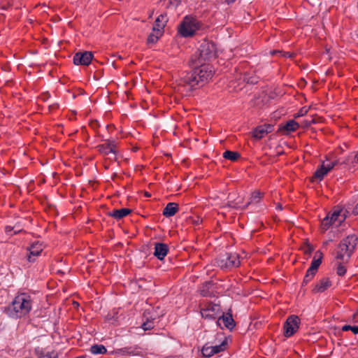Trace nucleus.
I'll return each mask as SVG.
<instances>
[{"label":"nucleus","instance_id":"obj_24","mask_svg":"<svg viewBox=\"0 0 358 358\" xmlns=\"http://www.w3.org/2000/svg\"><path fill=\"white\" fill-rule=\"evenodd\" d=\"M90 352L93 355H104L106 353L107 350L103 345L95 344L92 345Z\"/></svg>","mask_w":358,"mask_h":358},{"label":"nucleus","instance_id":"obj_51","mask_svg":"<svg viewBox=\"0 0 358 358\" xmlns=\"http://www.w3.org/2000/svg\"><path fill=\"white\" fill-rule=\"evenodd\" d=\"M278 208H279L280 210H281V209H282V206H281L280 204H278Z\"/></svg>","mask_w":358,"mask_h":358},{"label":"nucleus","instance_id":"obj_32","mask_svg":"<svg viewBox=\"0 0 358 358\" xmlns=\"http://www.w3.org/2000/svg\"><path fill=\"white\" fill-rule=\"evenodd\" d=\"M331 225H334V224L329 220V215H327L324 219L322 220L320 227H322V229L325 231Z\"/></svg>","mask_w":358,"mask_h":358},{"label":"nucleus","instance_id":"obj_21","mask_svg":"<svg viewBox=\"0 0 358 358\" xmlns=\"http://www.w3.org/2000/svg\"><path fill=\"white\" fill-rule=\"evenodd\" d=\"M329 215V220L334 224V225H340L341 223L345 219V215H341V210H336L334 213Z\"/></svg>","mask_w":358,"mask_h":358},{"label":"nucleus","instance_id":"obj_54","mask_svg":"<svg viewBox=\"0 0 358 358\" xmlns=\"http://www.w3.org/2000/svg\"><path fill=\"white\" fill-rule=\"evenodd\" d=\"M201 294H202V295H203V296H205V295H206V294H205V293H203V292H201Z\"/></svg>","mask_w":358,"mask_h":358},{"label":"nucleus","instance_id":"obj_37","mask_svg":"<svg viewBox=\"0 0 358 358\" xmlns=\"http://www.w3.org/2000/svg\"><path fill=\"white\" fill-rule=\"evenodd\" d=\"M14 230V233L16 234V233H19V232H21L22 231V229H20L17 226H14V227H10V226H6V233H9L11 231Z\"/></svg>","mask_w":358,"mask_h":358},{"label":"nucleus","instance_id":"obj_38","mask_svg":"<svg viewBox=\"0 0 358 358\" xmlns=\"http://www.w3.org/2000/svg\"><path fill=\"white\" fill-rule=\"evenodd\" d=\"M142 327H143V329L145 330L152 329H153V323L152 321H147V322H143Z\"/></svg>","mask_w":358,"mask_h":358},{"label":"nucleus","instance_id":"obj_16","mask_svg":"<svg viewBox=\"0 0 358 358\" xmlns=\"http://www.w3.org/2000/svg\"><path fill=\"white\" fill-rule=\"evenodd\" d=\"M220 322L224 323V325L227 329H232L235 327V322L233 319L232 315H220L217 320V324L220 326Z\"/></svg>","mask_w":358,"mask_h":358},{"label":"nucleus","instance_id":"obj_45","mask_svg":"<svg viewBox=\"0 0 358 358\" xmlns=\"http://www.w3.org/2000/svg\"><path fill=\"white\" fill-rule=\"evenodd\" d=\"M352 213H353L355 215H358V203H357V205H356V206H355V207L354 208Z\"/></svg>","mask_w":358,"mask_h":358},{"label":"nucleus","instance_id":"obj_30","mask_svg":"<svg viewBox=\"0 0 358 358\" xmlns=\"http://www.w3.org/2000/svg\"><path fill=\"white\" fill-rule=\"evenodd\" d=\"M227 344V341H222L220 345L211 346L213 355L224 350L226 349Z\"/></svg>","mask_w":358,"mask_h":358},{"label":"nucleus","instance_id":"obj_40","mask_svg":"<svg viewBox=\"0 0 358 358\" xmlns=\"http://www.w3.org/2000/svg\"><path fill=\"white\" fill-rule=\"evenodd\" d=\"M307 113H308V109H306L305 108H302L299 111H298V113H296L295 117H302V116L306 115Z\"/></svg>","mask_w":358,"mask_h":358},{"label":"nucleus","instance_id":"obj_12","mask_svg":"<svg viewBox=\"0 0 358 358\" xmlns=\"http://www.w3.org/2000/svg\"><path fill=\"white\" fill-rule=\"evenodd\" d=\"M168 22L167 15L166 13L161 14L155 19V21L153 24L152 31H163V29L165 28L166 23Z\"/></svg>","mask_w":358,"mask_h":358},{"label":"nucleus","instance_id":"obj_48","mask_svg":"<svg viewBox=\"0 0 358 358\" xmlns=\"http://www.w3.org/2000/svg\"><path fill=\"white\" fill-rule=\"evenodd\" d=\"M281 51L280 50H274L273 52H272V54H280L281 55Z\"/></svg>","mask_w":358,"mask_h":358},{"label":"nucleus","instance_id":"obj_35","mask_svg":"<svg viewBox=\"0 0 358 358\" xmlns=\"http://www.w3.org/2000/svg\"><path fill=\"white\" fill-rule=\"evenodd\" d=\"M315 275H316L315 273L311 272L308 270L306 275H305L303 280V283H302L303 285H307L308 283V282L313 279V278Z\"/></svg>","mask_w":358,"mask_h":358},{"label":"nucleus","instance_id":"obj_13","mask_svg":"<svg viewBox=\"0 0 358 358\" xmlns=\"http://www.w3.org/2000/svg\"><path fill=\"white\" fill-rule=\"evenodd\" d=\"M330 171L327 169L325 166V162H323L322 165L313 173V175L310 179L312 182H318L323 180L324 176L329 173Z\"/></svg>","mask_w":358,"mask_h":358},{"label":"nucleus","instance_id":"obj_36","mask_svg":"<svg viewBox=\"0 0 358 358\" xmlns=\"http://www.w3.org/2000/svg\"><path fill=\"white\" fill-rule=\"evenodd\" d=\"M342 331H346L350 330L355 334H358V327L357 326H351V325H345L341 328Z\"/></svg>","mask_w":358,"mask_h":358},{"label":"nucleus","instance_id":"obj_22","mask_svg":"<svg viewBox=\"0 0 358 358\" xmlns=\"http://www.w3.org/2000/svg\"><path fill=\"white\" fill-rule=\"evenodd\" d=\"M178 210V204L176 203H169L162 211V215L166 217L173 216Z\"/></svg>","mask_w":358,"mask_h":358},{"label":"nucleus","instance_id":"obj_18","mask_svg":"<svg viewBox=\"0 0 358 358\" xmlns=\"http://www.w3.org/2000/svg\"><path fill=\"white\" fill-rule=\"evenodd\" d=\"M273 126L271 124L259 126L257 127V129L253 131L252 136L253 138H256L257 139H260L264 136L265 134L271 132L272 131Z\"/></svg>","mask_w":358,"mask_h":358},{"label":"nucleus","instance_id":"obj_7","mask_svg":"<svg viewBox=\"0 0 358 358\" xmlns=\"http://www.w3.org/2000/svg\"><path fill=\"white\" fill-rule=\"evenodd\" d=\"M200 313H201L202 317L205 319L215 320L218 319L221 315V311L219 305L207 302L201 305Z\"/></svg>","mask_w":358,"mask_h":358},{"label":"nucleus","instance_id":"obj_46","mask_svg":"<svg viewBox=\"0 0 358 358\" xmlns=\"http://www.w3.org/2000/svg\"><path fill=\"white\" fill-rule=\"evenodd\" d=\"M282 56L286 57H292L293 56V54L291 52H285L284 55H282Z\"/></svg>","mask_w":358,"mask_h":358},{"label":"nucleus","instance_id":"obj_47","mask_svg":"<svg viewBox=\"0 0 358 358\" xmlns=\"http://www.w3.org/2000/svg\"><path fill=\"white\" fill-rule=\"evenodd\" d=\"M312 122H313V120H310V121H309V122H308V121H305V122H304V124H305V126L308 127V126H310V124H311Z\"/></svg>","mask_w":358,"mask_h":358},{"label":"nucleus","instance_id":"obj_25","mask_svg":"<svg viewBox=\"0 0 358 358\" xmlns=\"http://www.w3.org/2000/svg\"><path fill=\"white\" fill-rule=\"evenodd\" d=\"M222 157H224V159L235 162L240 159L241 155L236 151H226L222 154Z\"/></svg>","mask_w":358,"mask_h":358},{"label":"nucleus","instance_id":"obj_3","mask_svg":"<svg viewBox=\"0 0 358 358\" xmlns=\"http://www.w3.org/2000/svg\"><path fill=\"white\" fill-rule=\"evenodd\" d=\"M357 242V238L355 235H350L345 239H342L338 245V250L336 253L335 259L338 261L348 262L355 249Z\"/></svg>","mask_w":358,"mask_h":358},{"label":"nucleus","instance_id":"obj_4","mask_svg":"<svg viewBox=\"0 0 358 358\" xmlns=\"http://www.w3.org/2000/svg\"><path fill=\"white\" fill-rule=\"evenodd\" d=\"M215 56V48L212 42L205 41L200 45L198 51L191 58L192 65L205 64Z\"/></svg>","mask_w":358,"mask_h":358},{"label":"nucleus","instance_id":"obj_42","mask_svg":"<svg viewBox=\"0 0 358 358\" xmlns=\"http://www.w3.org/2000/svg\"><path fill=\"white\" fill-rule=\"evenodd\" d=\"M10 5V0H2L1 8H6Z\"/></svg>","mask_w":358,"mask_h":358},{"label":"nucleus","instance_id":"obj_34","mask_svg":"<svg viewBox=\"0 0 358 358\" xmlns=\"http://www.w3.org/2000/svg\"><path fill=\"white\" fill-rule=\"evenodd\" d=\"M343 262H338L337 266V274L340 276H343L346 273V268L343 265Z\"/></svg>","mask_w":358,"mask_h":358},{"label":"nucleus","instance_id":"obj_14","mask_svg":"<svg viewBox=\"0 0 358 358\" xmlns=\"http://www.w3.org/2000/svg\"><path fill=\"white\" fill-rule=\"evenodd\" d=\"M169 248L166 244L157 243L155 244L154 255L159 260H162L166 256Z\"/></svg>","mask_w":358,"mask_h":358},{"label":"nucleus","instance_id":"obj_26","mask_svg":"<svg viewBox=\"0 0 358 358\" xmlns=\"http://www.w3.org/2000/svg\"><path fill=\"white\" fill-rule=\"evenodd\" d=\"M349 161H350V157H348L343 162H340V160L338 159V160H334V162H327V164H325V166L327 168L328 170H329V171H331L335 166L342 165V164H348Z\"/></svg>","mask_w":358,"mask_h":358},{"label":"nucleus","instance_id":"obj_11","mask_svg":"<svg viewBox=\"0 0 358 358\" xmlns=\"http://www.w3.org/2000/svg\"><path fill=\"white\" fill-rule=\"evenodd\" d=\"M299 128V123L294 120H291L285 124L279 125L278 131L284 134H288L289 132L296 131Z\"/></svg>","mask_w":358,"mask_h":358},{"label":"nucleus","instance_id":"obj_10","mask_svg":"<svg viewBox=\"0 0 358 358\" xmlns=\"http://www.w3.org/2000/svg\"><path fill=\"white\" fill-rule=\"evenodd\" d=\"M98 151L103 155H108V154H113L114 157L113 159H115V155H116V144L115 141L112 140H106V143L104 144H99L96 147Z\"/></svg>","mask_w":358,"mask_h":358},{"label":"nucleus","instance_id":"obj_55","mask_svg":"<svg viewBox=\"0 0 358 358\" xmlns=\"http://www.w3.org/2000/svg\"><path fill=\"white\" fill-rule=\"evenodd\" d=\"M357 10H358V1H357Z\"/></svg>","mask_w":358,"mask_h":358},{"label":"nucleus","instance_id":"obj_1","mask_svg":"<svg viewBox=\"0 0 358 358\" xmlns=\"http://www.w3.org/2000/svg\"><path fill=\"white\" fill-rule=\"evenodd\" d=\"M194 66V69L183 78L184 85H187L191 90L202 87L210 80L213 71L212 67L206 64H199Z\"/></svg>","mask_w":358,"mask_h":358},{"label":"nucleus","instance_id":"obj_20","mask_svg":"<svg viewBox=\"0 0 358 358\" xmlns=\"http://www.w3.org/2000/svg\"><path fill=\"white\" fill-rule=\"evenodd\" d=\"M331 286V280L329 278H323L320 280L317 284L313 289V292L315 293L323 292Z\"/></svg>","mask_w":358,"mask_h":358},{"label":"nucleus","instance_id":"obj_19","mask_svg":"<svg viewBox=\"0 0 358 358\" xmlns=\"http://www.w3.org/2000/svg\"><path fill=\"white\" fill-rule=\"evenodd\" d=\"M322 258H323V253L317 251L315 253V257H313V259L312 260L310 266L308 269V271L317 273V269L320 265V264L322 262Z\"/></svg>","mask_w":358,"mask_h":358},{"label":"nucleus","instance_id":"obj_6","mask_svg":"<svg viewBox=\"0 0 358 358\" xmlns=\"http://www.w3.org/2000/svg\"><path fill=\"white\" fill-rule=\"evenodd\" d=\"M218 266L222 268H235L241 264L240 257L237 253H225L217 259Z\"/></svg>","mask_w":358,"mask_h":358},{"label":"nucleus","instance_id":"obj_39","mask_svg":"<svg viewBox=\"0 0 358 358\" xmlns=\"http://www.w3.org/2000/svg\"><path fill=\"white\" fill-rule=\"evenodd\" d=\"M189 221L193 223L194 225L198 226L200 224V223L202 222V219H200L199 217H190Z\"/></svg>","mask_w":358,"mask_h":358},{"label":"nucleus","instance_id":"obj_53","mask_svg":"<svg viewBox=\"0 0 358 358\" xmlns=\"http://www.w3.org/2000/svg\"><path fill=\"white\" fill-rule=\"evenodd\" d=\"M327 243H328V242H327V241H326V242H324V245H327Z\"/></svg>","mask_w":358,"mask_h":358},{"label":"nucleus","instance_id":"obj_52","mask_svg":"<svg viewBox=\"0 0 358 358\" xmlns=\"http://www.w3.org/2000/svg\"><path fill=\"white\" fill-rule=\"evenodd\" d=\"M152 15H153V10H152V11L151 12V13L150 14L149 17H150V18H151V17H152Z\"/></svg>","mask_w":358,"mask_h":358},{"label":"nucleus","instance_id":"obj_2","mask_svg":"<svg viewBox=\"0 0 358 358\" xmlns=\"http://www.w3.org/2000/svg\"><path fill=\"white\" fill-rule=\"evenodd\" d=\"M31 306V296L25 293L20 294L7 308L8 314L12 317H22L29 313Z\"/></svg>","mask_w":358,"mask_h":358},{"label":"nucleus","instance_id":"obj_41","mask_svg":"<svg viewBox=\"0 0 358 358\" xmlns=\"http://www.w3.org/2000/svg\"><path fill=\"white\" fill-rule=\"evenodd\" d=\"M350 157V161H349V164L350 163H352V164H358V155H355V156H349Z\"/></svg>","mask_w":358,"mask_h":358},{"label":"nucleus","instance_id":"obj_50","mask_svg":"<svg viewBox=\"0 0 358 358\" xmlns=\"http://www.w3.org/2000/svg\"><path fill=\"white\" fill-rule=\"evenodd\" d=\"M235 0H227L228 3H231L232 2H234Z\"/></svg>","mask_w":358,"mask_h":358},{"label":"nucleus","instance_id":"obj_15","mask_svg":"<svg viewBox=\"0 0 358 358\" xmlns=\"http://www.w3.org/2000/svg\"><path fill=\"white\" fill-rule=\"evenodd\" d=\"M131 212V210L130 209L122 208L120 209H114L113 211L108 213V215L113 217L116 220H120L123 217L129 215Z\"/></svg>","mask_w":358,"mask_h":358},{"label":"nucleus","instance_id":"obj_31","mask_svg":"<svg viewBox=\"0 0 358 358\" xmlns=\"http://www.w3.org/2000/svg\"><path fill=\"white\" fill-rule=\"evenodd\" d=\"M263 194L259 192H253L250 199V201L248 203V206L250 203H257L260 201V199L262 198Z\"/></svg>","mask_w":358,"mask_h":358},{"label":"nucleus","instance_id":"obj_9","mask_svg":"<svg viewBox=\"0 0 358 358\" xmlns=\"http://www.w3.org/2000/svg\"><path fill=\"white\" fill-rule=\"evenodd\" d=\"M92 58L93 55L91 52H78L75 54L74 57H73V62H74L76 65L87 66L92 62Z\"/></svg>","mask_w":358,"mask_h":358},{"label":"nucleus","instance_id":"obj_8","mask_svg":"<svg viewBox=\"0 0 358 358\" xmlns=\"http://www.w3.org/2000/svg\"><path fill=\"white\" fill-rule=\"evenodd\" d=\"M299 323L300 319L296 315H289L284 324L285 336L286 337H289L294 335L299 329Z\"/></svg>","mask_w":358,"mask_h":358},{"label":"nucleus","instance_id":"obj_33","mask_svg":"<svg viewBox=\"0 0 358 358\" xmlns=\"http://www.w3.org/2000/svg\"><path fill=\"white\" fill-rule=\"evenodd\" d=\"M202 354L203 356H205L206 357H210L213 356L211 346L205 345L202 348Z\"/></svg>","mask_w":358,"mask_h":358},{"label":"nucleus","instance_id":"obj_43","mask_svg":"<svg viewBox=\"0 0 358 358\" xmlns=\"http://www.w3.org/2000/svg\"><path fill=\"white\" fill-rule=\"evenodd\" d=\"M169 1L171 5L177 6L180 2V0H169Z\"/></svg>","mask_w":358,"mask_h":358},{"label":"nucleus","instance_id":"obj_5","mask_svg":"<svg viewBox=\"0 0 358 358\" xmlns=\"http://www.w3.org/2000/svg\"><path fill=\"white\" fill-rule=\"evenodd\" d=\"M199 28L200 23L196 18L186 16L178 28V32L183 37H189L194 35Z\"/></svg>","mask_w":358,"mask_h":358},{"label":"nucleus","instance_id":"obj_29","mask_svg":"<svg viewBox=\"0 0 358 358\" xmlns=\"http://www.w3.org/2000/svg\"><path fill=\"white\" fill-rule=\"evenodd\" d=\"M38 358H57V353L55 350L41 351L38 353Z\"/></svg>","mask_w":358,"mask_h":358},{"label":"nucleus","instance_id":"obj_49","mask_svg":"<svg viewBox=\"0 0 358 358\" xmlns=\"http://www.w3.org/2000/svg\"><path fill=\"white\" fill-rule=\"evenodd\" d=\"M234 83H235V82L231 81V87H234V88L235 89L236 86H234Z\"/></svg>","mask_w":358,"mask_h":358},{"label":"nucleus","instance_id":"obj_28","mask_svg":"<svg viewBox=\"0 0 358 358\" xmlns=\"http://www.w3.org/2000/svg\"><path fill=\"white\" fill-rule=\"evenodd\" d=\"M162 31H159V34H158V31H153L148 36V38H147V43L149 44H153L158 41L159 36H162Z\"/></svg>","mask_w":358,"mask_h":358},{"label":"nucleus","instance_id":"obj_23","mask_svg":"<svg viewBox=\"0 0 358 358\" xmlns=\"http://www.w3.org/2000/svg\"><path fill=\"white\" fill-rule=\"evenodd\" d=\"M239 76H242L243 81L247 83L255 84L258 82V77L257 76L251 75L250 73L245 72L242 76V73H238Z\"/></svg>","mask_w":358,"mask_h":358},{"label":"nucleus","instance_id":"obj_17","mask_svg":"<svg viewBox=\"0 0 358 358\" xmlns=\"http://www.w3.org/2000/svg\"><path fill=\"white\" fill-rule=\"evenodd\" d=\"M29 255L28 257V260L29 262H34V259L32 257L38 256L43 250L42 244L38 241L34 242L31 244V247H29Z\"/></svg>","mask_w":358,"mask_h":358},{"label":"nucleus","instance_id":"obj_44","mask_svg":"<svg viewBox=\"0 0 358 358\" xmlns=\"http://www.w3.org/2000/svg\"><path fill=\"white\" fill-rule=\"evenodd\" d=\"M313 251V248L310 245H308L307 249L305 250L304 252L306 254H310Z\"/></svg>","mask_w":358,"mask_h":358},{"label":"nucleus","instance_id":"obj_27","mask_svg":"<svg viewBox=\"0 0 358 358\" xmlns=\"http://www.w3.org/2000/svg\"><path fill=\"white\" fill-rule=\"evenodd\" d=\"M121 351L123 352V354H127L131 356H138L139 355L140 351L139 348H131V347H127L121 349Z\"/></svg>","mask_w":358,"mask_h":358}]
</instances>
